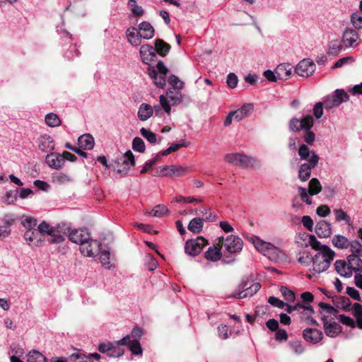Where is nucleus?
<instances>
[{
    "label": "nucleus",
    "mask_w": 362,
    "mask_h": 362,
    "mask_svg": "<svg viewBox=\"0 0 362 362\" xmlns=\"http://www.w3.org/2000/svg\"><path fill=\"white\" fill-rule=\"evenodd\" d=\"M101 243L97 240L90 238L89 240L83 242L80 247L81 254L86 257H95L100 252Z\"/></svg>",
    "instance_id": "f8f14e48"
},
{
    "label": "nucleus",
    "mask_w": 362,
    "mask_h": 362,
    "mask_svg": "<svg viewBox=\"0 0 362 362\" xmlns=\"http://www.w3.org/2000/svg\"><path fill=\"white\" fill-rule=\"evenodd\" d=\"M153 212V216L156 217H162L168 212V209L166 206L163 204H158L155 206V208L152 210Z\"/></svg>",
    "instance_id": "13d9d810"
},
{
    "label": "nucleus",
    "mask_w": 362,
    "mask_h": 362,
    "mask_svg": "<svg viewBox=\"0 0 362 362\" xmlns=\"http://www.w3.org/2000/svg\"><path fill=\"white\" fill-rule=\"evenodd\" d=\"M334 268L336 272L342 277L349 278L353 274L348 262L344 260H337L334 263Z\"/></svg>",
    "instance_id": "4be33fe9"
},
{
    "label": "nucleus",
    "mask_w": 362,
    "mask_h": 362,
    "mask_svg": "<svg viewBox=\"0 0 362 362\" xmlns=\"http://www.w3.org/2000/svg\"><path fill=\"white\" fill-rule=\"evenodd\" d=\"M94 139L89 134L81 135L78 139V144L79 147L84 150L92 149L94 146Z\"/></svg>",
    "instance_id": "2f4dec72"
},
{
    "label": "nucleus",
    "mask_w": 362,
    "mask_h": 362,
    "mask_svg": "<svg viewBox=\"0 0 362 362\" xmlns=\"http://www.w3.org/2000/svg\"><path fill=\"white\" fill-rule=\"evenodd\" d=\"M132 148L139 153H143L145 151V144L142 139L135 137L132 141Z\"/></svg>",
    "instance_id": "864d4df0"
},
{
    "label": "nucleus",
    "mask_w": 362,
    "mask_h": 362,
    "mask_svg": "<svg viewBox=\"0 0 362 362\" xmlns=\"http://www.w3.org/2000/svg\"><path fill=\"white\" fill-rule=\"evenodd\" d=\"M207 244L206 240L199 236L196 239L189 240L185 243V250L187 254L191 256H197L199 255L203 247Z\"/></svg>",
    "instance_id": "9d476101"
},
{
    "label": "nucleus",
    "mask_w": 362,
    "mask_h": 362,
    "mask_svg": "<svg viewBox=\"0 0 362 362\" xmlns=\"http://www.w3.org/2000/svg\"><path fill=\"white\" fill-rule=\"evenodd\" d=\"M47 164L52 168L59 169L64 165V158L57 153H50L45 158Z\"/></svg>",
    "instance_id": "6ab92c4d"
},
{
    "label": "nucleus",
    "mask_w": 362,
    "mask_h": 362,
    "mask_svg": "<svg viewBox=\"0 0 362 362\" xmlns=\"http://www.w3.org/2000/svg\"><path fill=\"white\" fill-rule=\"evenodd\" d=\"M69 362H91L88 355H86L78 350L69 356Z\"/></svg>",
    "instance_id": "a18cd8bd"
},
{
    "label": "nucleus",
    "mask_w": 362,
    "mask_h": 362,
    "mask_svg": "<svg viewBox=\"0 0 362 362\" xmlns=\"http://www.w3.org/2000/svg\"><path fill=\"white\" fill-rule=\"evenodd\" d=\"M124 346H127L134 355L142 354L139 341H117L115 344L110 341L102 343L98 346V351L107 354L109 357H119L124 353Z\"/></svg>",
    "instance_id": "f257e3e1"
},
{
    "label": "nucleus",
    "mask_w": 362,
    "mask_h": 362,
    "mask_svg": "<svg viewBox=\"0 0 362 362\" xmlns=\"http://www.w3.org/2000/svg\"><path fill=\"white\" fill-rule=\"evenodd\" d=\"M127 4L134 16H141L144 14L143 8L136 4V1L135 3H127Z\"/></svg>",
    "instance_id": "69168bd1"
},
{
    "label": "nucleus",
    "mask_w": 362,
    "mask_h": 362,
    "mask_svg": "<svg viewBox=\"0 0 362 362\" xmlns=\"http://www.w3.org/2000/svg\"><path fill=\"white\" fill-rule=\"evenodd\" d=\"M135 165V159L132 152L129 150L122 156V158L115 161L112 164V167L117 171L121 176H126L129 170L132 166Z\"/></svg>",
    "instance_id": "423d86ee"
},
{
    "label": "nucleus",
    "mask_w": 362,
    "mask_h": 362,
    "mask_svg": "<svg viewBox=\"0 0 362 362\" xmlns=\"http://www.w3.org/2000/svg\"><path fill=\"white\" fill-rule=\"evenodd\" d=\"M360 256L358 255H350L347 257V262L353 272H359L362 269V259L359 257Z\"/></svg>",
    "instance_id": "473e14b6"
},
{
    "label": "nucleus",
    "mask_w": 362,
    "mask_h": 362,
    "mask_svg": "<svg viewBox=\"0 0 362 362\" xmlns=\"http://www.w3.org/2000/svg\"><path fill=\"white\" fill-rule=\"evenodd\" d=\"M351 22L356 28H362V16L357 13L352 14Z\"/></svg>",
    "instance_id": "774afa93"
},
{
    "label": "nucleus",
    "mask_w": 362,
    "mask_h": 362,
    "mask_svg": "<svg viewBox=\"0 0 362 362\" xmlns=\"http://www.w3.org/2000/svg\"><path fill=\"white\" fill-rule=\"evenodd\" d=\"M318 162L319 156L313 152L308 162L300 165L298 170L299 179L303 182L307 181L310 177L312 169L315 168Z\"/></svg>",
    "instance_id": "6e6552de"
},
{
    "label": "nucleus",
    "mask_w": 362,
    "mask_h": 362,
    "mask_svg": "<svg viewBox=\"0 0 362 362\" xmlns=\"http://www.w3.org/2000/svg\"><path fill=\"white\" fill-rule=\"evenodd\" d=\"M139 34L146 40L151 39L154 36V28L151 23L144 21L139 25Z\"/></svg>",
    "instance_id": "bb28decb"
},
{
    "label": "nucleus",
    "mask_w": 362,
    "mask_h": 362,
    "mask_svg": "<svg viewBox=\"0 0 362 362\" xmlns=\"http://www.w3.org/2000/svg\"><path fill=\"white\" fill-rule=\"evenodd\" d=\"M139 53L141 61L148 65L154 62L157 57L154 47L148 44L141 46Z\"/></svg>",
    "instance_id": "4468645a"
},
{
    "label": "nucleus",
    "mask_w": 362,
    "mask_h": 362,
    "mask_svg": "<svg viewBox=\"0 0 362 362\" xmlns=\"http://www.w3.org/2000/svg\"><path fill=\"white\" fill-rule=\"evenodd\" d=\"M315 70V64L310 59L301 60L296 66V73L302 77H308L311 76Z\"/></svg>",
    "instance_id": "ddd939ff"
},
{
    "label": "nucleus",
    "mask_w": 362,
    "mask_h": 362,
    "mask_svg": "<svg viewBox=\"0 0 362 362\" xmlns=\"http://www.w3.org/2000/svg\"><path fill=\"white\" fill-rule=\"evenodd\" d=\"M46 358L37 351H30L27 355L28 362H45Z\"/></svg>",
    "instance_id": "49530a36"
},
{
    "label": "nucleus",
    "mask_w": 362,
    "mask_h": 362,
    "mask_svg": "<svg viewBox=\"0 0 362 362\" xmlns=\"http://www.w3.org/2000/svg\"><path fill=\"white\" fill-rule=\"evenodd\" d=\"M52 179L54 183L58 185H64L72 180L69 175L62 172H57L52 174Z\"/></svg>",
    "instance_id": "58836bf2"
},
{
    "label": "nucleus",
    "mask_w": 362,
    "mask_h": 362,
    "mask_svg": "<svg viewBox=\"0 0 362 362\" xmlns=\"http://www.w3.org/2000/svg\"><path fill=\"white\" fill-rule=\"evenodd\" d=\"M349 247H351L352 254L362 255V245L358 240L350 242Z\"/></svg>",
    "instance_id": "052dcab7"
},
{
    "label": "nucleus",
    "mask_w": 362,
    "mask_h": 362,
    "mask_svg": "<svg viewBox=\"0 0 362 362\" xmlns=\"http://www.w3.org/2000/svg\"><path fill=\"white\" fill-rule=\"evenodd\" d=\"M324 329L326 335L331 338L336 337L341 332V327L336 322L329 321L325 315L322 316Z\"/></svg>",
    "instance_id": "2eb2a0df"
},
{
    "label": "nucleus",
    "mask_w": 362,
    "mask_h": 362,
    "mask_svg": "<svg viewBox=\"0 0 362 362\" xmlns=\"http://www.w3.org/2000/svg\"><path fill=\"white\" fill-rule=\"evenodd\" d=\"M332 245L339 249H346L349 247L350 241L341 235H335L332 240Z\"/></svg>",
    "instance_id": "f704fd0d"
},
{
    "label": "nucleus",
    "mask_w": 362,
    "mask_h": 362,
    "mask_svg": "<svg viewBox=\"0 0 362 362\" xmlns=\"http://www.w3.org/2000/svg\"><path fill=\"white\" fill-rule=\"evenodd\" d=\"M166 96L173 105L179 103L182 98V95L180 93H174V91L170 90L166 92Z\"/></svg>",
    "instance_id": "5fc2aeb1"
},
{
    "label": "nucleus",
    "mask_w": 362,
    "mask_h": 362,
    "mask_svg": "<svg viewBox=\"0 0 362 362\" xmlns=\"http://www.w3.org/2000/svg\"><path fill=\"white\" fill-rule=\"evenodd\" d=\"M238 77L234 73H230L227 76L226 83L230 88H234L238 84Z\"/></svg>",
    "instance_id": "338daca9"
},
{
    "label": "nucleus",
    "mask_w": 362,
    "mask_h": 362,
    "mask_svg": "<svg viewBox=\"0 0 362 362\" xmlns=\"http://www.w3.org/2000/svg\"><path fill=\"white\" fill-rule=\"evenodd\" d=\"M253 105L252 104L247 103L243 105L240 108L238 109L235 111H233L235 115V121L239 122L248 116L250 112L252 110Z\"/></svg>",
    "instance_id": "72a5a7b5"
},
{
    "label": "nucleus",
    "mask_w": 362,
    "mask_h": 362,
    "mask_svg": "<svg viewBox=\"0 0 362 362\" xmlns=\"http://www.w3.org/2000/svg\"><path fill=\"white\" fill-rule=\"evenodd\" d=\"M69 239L81 247L83 242L90 239V233L86 229L72 230L69 233Z\"/></svg>",
    "instance_id": "f3484780"
},
{
    "label": "nucleus",
    "mask_w": 362,
    "mask_h": 362,
    "mask_svg": "<svg viewBox=\"0 0 362 362\" xmlns=\"http://www.w3.org/2000/svg\"><path fill=\"white\" fill-rule=\"evenodd\" d=\"M54 141L47 134L40 136L37 139L38 148L42 152H50L54 149Z\"/></svg>",
    "instance_id": "a211bd4d"
},
{
    "label": "nucleus",
    "mask_w": 362,
    "mask_h": 362,
    "mask_svg": "<svg viewBox=\"0 0 362 362\" xmlns=\"http://www.w3.org/2000/svg\"><path fill=\"white\" fill-rule=\"evenodd\" d=\"M282 296L285 300L288 302H293L295 300V293L287 287L281 286L280 288Z\"/></svg>",
    "instance_id": "4d7b16f0"
},
{
    "label": "nucleus",
    "mask_w": 362,
    "mask_h": 362,
    "mask_svg": "<svg viewBox=\"0 0 362 362\" xmlns=\"http://www.w3.org/2000/svg\"><path fill=\"white\" fill-rule=\"evenodd\" d=\"M261 288L259 283H252L249 281H242L238 286V291H236L233 296L238 298H245L251 297L255 295Z\"/></svg>",
    "instance_id": "0eeeda50"
},
{
    "label": "nucleus",
    "mask_w": 362,
    "mask_h": 362,
    "mask_svg": "<svg viewBox=\"0 0 362 362\" xmlns=\"http://www.w3.org/2000/svg\"><path fill=\"white\" fill-rule=\"evenodd\" d=\"M334 256V251L329 247H323L322 251L317 252L312 257L313 272L320 274L326 271L329 267Z\"/></svg>",
    "instance_id": "20e7f679"
},
{
    "label": "nucleus",
    "mask_w": 362,
    "mask_h": 362,
    "mask_svg": "<svg viewBox=\"0 0 362 362\" xmlns=\"http://www.w3.org/2000/svg\"><path fill=\"white\" fill-rule=\"evenodd\" d=\"M217 245L223 247L225 252L233 254L240 252L243 250V241L237 235H230L226 238L223 236L218 238Z\"/></svg>",
    "instance_id": "39448f33"
},
{
    "label": "nucleus",
    "mask_w": 362,
    "mask_h": 362,
    "mask_svg": "<svg viewBox=\"0 0 362 362\" xmlns=\"http://www.w3.org/2000/svg\"><path fill=\"white\" fill-rule=\"evenodd\" d=\"M160 158V155H156L153 159L148 160L142 170L141 173L144 174L147 173Z\"/></svg>",
    "instance_id": "bf43d9fd"
},
{
    "label": "nucleus",
    "mask_w": 362,
    "mask_h": 362,
    "mask_svg": "<svg viewBox=\"0 0 362 362\" xmlns=\"http://www.w3.org/2000/svg\"><path fill=\"white\" fill-rule=\"evenodd\" d=\"M324 293L329 298H332V301L336 308H340L344 310H349L351 305V301L349 298L345 296H334L332 297L328 296V294L325 292Z\"/></svg>",
    "instance_id": "c85d7f7f"
},
{
    "label": "nucleus",
    "mask_w": 362,
    "mask_h": 362,
    "mask_svg": "<svg viewBox=\"0 0 362 362\" xmlns=\"http://www.w3.org/2000/svg\"><path fill=\"white\" fill-rule=\"evenodd\" d=\"M36 224V219L30 216H27L22 221V225L28 230L35 228Z\"/></svg>",
    "instance_id": "e2e57ef3"
},
{
    "label": "nucleus",
    "mask_w": 362,
    "mask_h": 362,
    "mask_svg": "<svg viewBox=\"0 0 362 362\" xmlns=\"http://www.w3.org/2000/svg\"><path fill=\"white\" fill-rule=\"evenodd\" d=\"M255 247L262 255L273 262H282L286 258V253L280 248L269 242H265L258 237L252 238Z\"/></svg>",
    "instance_id": "7ed1b4c3"
},
{
    "label": "nucleus",
    "mask_w": 362,
    "mask_h": 362,
    "mask_svg": "<svg viewBox=\"0 0 362 362\" xmlns=\"http://www.w3.org/2000/svg\"><path fill=\"white\" fill-rule=\"evenodd\" d=\"M332 95L335 99V103L339 105L349 100V95L343 89H337Z\"/></svg>",
    "instance_id": "79ce46f5"
},
{
    "label": "nucleus",
    "mask_w": 362,
    "mask_h": 362,
    "mask_svg": "<svg viewBox=\"0 0 362 362\" xmlns=\"http://www.w3.org/2000/svg\"><path fill=\"white\" fill-rule=\"evenodd\" d=\"M298 190L301 200L306 204L310 205L312 204L311 195L309 194L308 189L305 187H299Z\"/></svg>",
    "instance_id": "603ef678"
},
{
    "label": "nucleus",
    "mask_w": 362,
    "mask_h": 362,
    "mask_svg": "<svg viewBox=\"0 0 362 362\" xmlns=\"http://www.w3.org/2000/svg\"><path fill=\"white\" fill-rule=\"evenodd\" d=\"M46 124L52 127H58L61 124V120L58 115L55 113H48L45 118Z\"/></svg>",
    "instance_id": "c03bdc74"
},
{
    "label": "nucleus",
    "mask_w": 362,
    "mask_h": 362,
    "mask_svg": "<svg viewBox=\"0 0 362 362\" xmlns=\"http://www.w3.org/2000/svg\"><path fill=\"white\" fill-rule=\"evenodd\" d=\"M140 134L144 139H146L151 144H154L156 142V135L150 130L146 129L144 127H142L140 129Z\"/></svg>",
    "instance_id": "8fccbe9b"
},
{
    "label": "nucleus",
    "mask_w": 362,
    "mask_h": 362,
    "mask_svg": "<svg viewBox=\"0 0 362 362\" xmlns=\"http://www.w3.org/2000/svg\"><path fill=\"white\" fill-rule=\"evenodd\" d=\"M342 43L338 40H333L329 42L328 54L337 56L342 49Z\"/></svg>",
    "instance_id": "a19ab883"
},
{
    "label": "nucleus",
    "mask_w": 362,
    "mask_h": 362,
    "mask_svg": "<svg viewBox=\"0 0 362 362\" xmlns=\"http://www.w3.org/2000/svg\"><path fill=\"white\" fill-rule=\"evenodd\" d=\"M337 221H344L346 223L350 224L351 218L349 216L341 209H337L333 211Z\"/></svg>",
    "instance_id": "de8ad7c7"
},
{
    "label": "nucleus",
    "mask_w": 362,
    "mask_h": 362,
    "mask_svg": "<svg viewBox=\"0 0 362 362\" xmlns=\"http://www.w3.org/2000/svg\"><path fill=\"white\" fill-rule=\"evenodd\" d=\"M147 72L149 76L153 80V82L157 87L160 88H163L165 87L166 84L165 75H158L156 68L153 66H148Z\"/></svg>",
    "instance_id": "b1692460"
},
{
    "label": "nucleus",
    "mask_w": 362,
    "mask_h": 362,
    "mask_svg": "<svg viewBox=\"0 0 362 362\" xmlns=\"http://www.w3.org/2000/svg\"><path fill=\"white\" fill-rule=\"evenodd\" d=\"M187 170V167L182 165H165L160 169V175L167 177H179L184 175Z\"/></svg>",
    "instance_id": "dca6fc26"
},
{
    "label": "nucleus",
    "mask_w": 362,
    "mask_h": 362,
    "mask_svg": "<svg viewBox=\"0 0 362 362\" xmlns=\"http://www.w3.org/2000/svg\"><path fill=\"white\" fill-rule=\"evenodd\" d=\"M221 246L217 245V239L215 240V243L213 247L208 248L205 252V258L208 260L216 262L219 260L222 257Z\"/></svg>",
    "instance_id": "393cba45"
},
{
    "label": "nucleus",
    "mask_w": 362,
    "mask_h": 362,
    "mask_svg": "<svg viewBox=\"0 0 362 362\" xmlns=\"http://www.w3.org/2000/svg\"><path fill=\"white\" fill-rule=\"evenodd\" d=\"M204 226L203 219L201 218H192L188 224V230L194 233H199L202 230Z\"/></svg>",
    "instance_id": "4c0bfd02"
},
{
    "label": "nucleus",
    "mask_w": 362,
    "mask_h": 362,
    "mask_svg": "<svg viewBox=\"0 0 362 362\" xmlns=\"http://www.w3.org/2000/svg\"><path fill=\"white\" fill-rule=\"evenodd\" d=\"M135 30L136 28L134 27L128 28L127 30V37L130 44H132L134 46H139L141 42V37L140 36L139 33H136Z\"/></svg>",
    "instance_id": "c9c22d12"
},
{
    "label": "nucleus",
    "mask_w": 362,
    "mask_h": 362,
    "mask_svg": "<svg viewBox=\"0 0 362 362\" xmlns=\"http://www.w3.org/2000/svg\"><path fill=\"white\" fill-rule=\"evenodd\" d=\"M303 335L305 339H322L323 337L322 332L314 328H307L304 329Z\"/></svg>",
    "instance_id": "e433bc0d"
},
{
    "label": "nucleus",
    "mask_w": 362,
    "mask_h": 362,
    "mask_svg": "<svg viewBox=\"0 0 362 362\" xmlns=\"http://www.w3.org/2000/svg\"><path fill=\"white\" fill-rule=\"evenodd\" d=\"M225 160L230 163L238 165L242 168L252 167L256 163L253 158L238 153L226 154Z\"/></svg>",
    "instance_id": "1a4fd4ad"
},
{
    "label": "nucleus",
    "mask_w": 362,
    "mask_h": 362,
    "mask_svg": "<svg viewBox=\"0 0 362 362\" xmlns=\"http://www.w3.org/2000/svg\"><path fill=\"white\" fill-rule=\"evenodd\" d=\"M322 190V186L320 181L317 178H313L309 182V187L308 191L310 195H315Z\"/></svg>",
    "instance_id": "37998d69"
},
{
    "label": "nucleus",
    "mask_w": 362,
    "mask_h": 362,
    "mask_svg": "<svg viewBox=\"0 0 362 362\" xmlns=\"http://www.w3.org/2000/svg\"><path fill=\"white\" fill-rule=\"evenodd\" d=\"M358 35L357 32L353 29H346L343 34V42L346 47H355Z\"/></svg>",
    "instance_id": "a878e982"
},
{
    "label": "nucleus",
    "mask_w": 362,
    "mask_h": 362,
    "mask_svg": "<svg viewBox=\"0 0 362 362\" xmlns=\"http://www.w3.org/2000/svg\"><path fill=\"white\" fill-rule=\"evenodd\" d=\"M313 151H310V148L305 144H301L298 149V155L302 160H309Z\"/></svg>",
    "instance_id": "3c124183"
},
{
    "label": "nucleus",
    "mask_w": 362,
    "mask_h": 362,
    "mask_svg": "<svg viewBox=\"0 0 362 362\" xmlns=\"http://www.w3.org/2000/svg\"><path fill=\"white\" fill-rule=\"evenodd\" d=\"M300 310V317L308 323L315 324L316 321L313 318V315L315 313L313 308L309 304H304L302 303V307Z\"/></svg>",
    "instance_id": "cd10ccee"
},
{
    "label": "nucleus",
    "mask_w": 362,
    "mask_h": 362,
    "mask_svg": "<svg viewBox=\"0 0 362 362\" xmlns=\"http://www.w3.org/2000/svg\"><path fill=\"white\" fill-rule=\"evenodd\" d=\"M314 124L313 116L307 115L302 119L292 118L288 124L289 129L293 132L304 131L303 137L304 141L309 145H313L315 141V134L311 131Z\"/></svg>",
    "instance_id": "f03ea898"
},
{
    "label": "nucleus",
    "mask_w": 362,
    "mask_h": 362,
    "mask_svg": "<svg viewBox=\"0 0 362 362\" xmlns=\"http://www.w3.org/2000/svg\"><path fill=\"white\" fill-rule=\"evenodd\" d=\"M337 318L343 325H347L350 327H354L356 326L355 321L350 317L344 315H339Z\"/></svg>",
    "instance_id": "0e129e2a"
},
{
    "label": "nucleus",
    "mask_w": 362,
    "mask_h": 362,
    "mask_svg": "<svg viewBox=\"0 0 362 362\" xmlns=\"http://www.w3.org/2000/svg\"><path fill=\"white\" fill-rule=\"evenodd\" d=\"M292 66L290 64H281L276 69V74L279 79L286 80L292 74Z\"/></svg>",
    "instance_id": "7c9ffc66"
},
{
    "label": "nucleus",
    "mask_w": 362,
    "mask_h": 362,
    "mask_svg": "<svg viewBox=\"0 0 362 362\" xmlns=\"http://www.w3.org/2000/svg\"><path fill=\"white\" fill-rule=\"evenodd\" d=\"M315 233L319 238H328L332 234L331 224L327 221H320L315 226Z\"/></svg>",
    "instance_id": "aec40b11"
},
{
    "label": "nucleus",
    "mask_w": 362,
    "mask_h": 362,
    "mask_svg": "<svg viewBox=\"0 0 362 362\" xmlns=\"http://www.w3.org/2000/svg\"><path fill=\"white\" fill-rule=\"evenodd\" d=\"M298 237L303 240H306L308 239V243H306L305 245L306 247L310 245L313 250L317 252L322 251V249L325 247H328L327 245H322L314 235H310L304 233L303 234H300Z\"/></svg>",
    "instance_id": "412c9836"
},
{
    "label": "nucleus",
    "mask_w": 362,
    "mask_h": 362,
    "mask_svg": "<svg viewBox=\"0 0 362 362\" xmlns=\"http://www.w3.org/2000/svg\"><path fill=\"white\" fill-rule=\"evenodd\" d=\"M24 238L30 245L33 244L35 246H39L42 241V235L35 228L28 230L24 234Z\"/></svg>",
    "instance_id": "5701e85b"
},
{
    "label": "nucleus",
    "mask_w": 362,
    "mask_h": 362,
    "mask_svg": "<svg viewBox=\"0 0 362 362\" xmlns=\"http://www.w3.org/2000/svg\"><path fill=\"white\" fill-rule=\"evenodd\" d=\"M218 336L223 339L230 337L231 331L226 325H221L218 327Z\"/></svg>",
    "instance_id": "680f3d73"
},
{
    "label": "nucleus",
    "mask_w": 362,
    "mask_h": 362,
    "mask_svg": "<svg viewBox=\"0 0 362 362\" xmlns=\"http://www.w3.org/2000/svg\"><path fill=\"white\" fill-rule=\"evenodd\" d=\"M154 49H156V53L158 52L161 56H165L168 53L170 46L163 40L157 39L155 42Z\"/></svg>",
    "instance_id": "ea45409f"
},
{
    "label": "nucleus",
    "mask_w": 362,
    "mask_h": 362,
    "mask_svg": "<svg viewBox=\"0 0 362 362\" xmlns=\"http://www.w3.org/2000/svg\"><path fill=\"white\" fill-rule=\"evenodd\" d=\"M168 82L175 89H182L184 86V83L173 74L169 76Z\"/></svg>",
    "instance_id": "6e6d98bb"
},
{
    "label": "nucleus",
    "mask_w": 362,
    "mask_h": 362,
    "mask_svg": "<svg viewBox=\"0 0 362 362\" xmlns=\"http://www.w3.org/2000/svg\"><path fill=\"white\" fill-rule=\"evenodd\" d=\"M37 230L42 237L45 234L49 235L51 237L49 242L52 243H59L64 240L63 235H62L58 230H55L45 221L42 222L38 226Z\"/></svg>",
    "instance_id": "9b49d317"
},
{
    "label": "nucleus",
    "mask_w": 362,
    "mask_h": 362,
    "mask_svg": "<svg viewBox=\"0 0 362 362\" xmlns=\"http://www.w3.org/2000/svg\"><path fill=\"white\" fill-rule=\"evenodd\" d=\"M17 196H18L17 190H14V191L11 190V191L6 192L5 195L3 197V201L4 203H6L7 204H14L17 199Z\"/></svg>",
    "instance_id": "09e8293b"
},
{
    "label": "nucleus",
    "mask_w": 362,
    "mask_h": 362,
    "mask_svg": "<svg viewBox=\"0 0 362 362\" xmlns=\"http://www.w3.org/2000/svg\"><path fill=\"white\" fill-rule=\"evenodd\" d=\"M153 114V107L149 104L142 103L139 107L137 115L141 121H146Z\"/></svg>",
    "instance_id": "c756f323"
}]
</instances>
